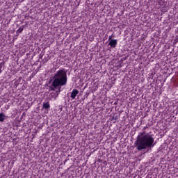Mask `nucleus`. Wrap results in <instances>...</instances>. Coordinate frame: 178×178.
<instances>
[{
    "instance_id": "nucleus-1",
    "label": "nucleus",
    "mask_w": 178,
    "mask_h": 178,
    "mask_svg": "<svg viewBox=\"0 0 178 178\" xmlns=\"http://www.w3.org/2000/svg\"><path fill=\"white\" fill-rule=\"evenodd\" d=\"M147 129H148V126L143 127L142 132L138 134L136 140L134 143L138 151H143V149H147V148H153L155 145V143H154V138L152 135L145 133Z\"/></svg>"
},
{
    "instance_id": "nucleus-2",
    "label": "nucleus",
    "mask_w": 178,
    "mask_h": 178,
    "mask_svg": "<svg viewBox=\"0 0 178 178\" xmlns=\"http://www.w3.org/2000/svg\"><path fill=\"white\" fill-rule=\"evenodd\" d=\"M67 83V74L65 69L57 71L53 77V82L49 86L50 91H55V90H60L61 87L66 86Z\"/></svg>"
},
{
    "instance_id": "nucleus-3",
    "label": "nucleus",
    "mask_w": 178,
    "mask_h": 178,
    "mask_svg": "<svg viewBox=\"0 0 178 178\" xmlns=\"http://www.w3.org/2000/svg\"><path fill=\"white\" fill-rule=\"evenodd\" d=\"M108 45H110L111 48H116V45H118V40H110Z\"/></svg>"
},
{
    "instance_id": "nucleus-4",
    "label": "nucleus",
    "mask_w": 178,
    "mask_h": 178,
    "mask_svg": "<svg viewBox=\"0 0 178 178\" xmlns=\"http://www.w3.org/2000/svg\"><path fill=\"white\" fill-rule=\"evenodd\" d=\"M78 94H79V91L77 90V89H74L71 92V98L72 99H74Z\"/></svg>"
},
{
    "instance_id": "nucleus-5",
    "label": "nucleus",
    "mask_w": 178,
    "mask_h": 178,
    "mask_svg": "<svg viewBox=\"0 0 178 178\" xmlns=\"http://www.w3.org/2000/svg\"><path fill=\"white\" fill-rule=\"evenodd\" d=\"M60 92V89H59L58 91L55 92H52L50 93V97L51 98H55L56 99V97H58V95H59V93Z\"/></svg>"
},
{
    "instance_id": "nucleus-6",
    "label": "nucleus",
    "mask_w": 178,
    "mask_h": 178,
    "mask_svg": "<svg viewBox=\"0 0 178 178\" xmlns=\"http://www.w3.org/2000/svg\"><path fill=\"white\" fill-rule=\"evenodd\" d=\"M51 108V105L49 104V102L43 103V109H49Z\"/></svg>"
},
{
    "instance_id": "nucleus-7",
    "label": "nucleus",
    "mask_w": 178,
    "mask_h": 178,
    "mask_svg": "<svg viewBox=\"0 0 178 178\" xmlns=\"http://www.w3.org/2000/svg\"><path fill=\"white\" fill-rule=\"evenodd\" d=\"M6 116L3 113H0V122H3L6 119Z\"/></svg>"
},
{
    "instance_id": "nucleus-8",
    "label": "nucleus",
    "mask_w": 178,
    "mask_h": 178,
    "mask_svg": "<svg viewBox=\"0 0 178 178\" xmlns=\"http://www.w3.org/2000/svg\"><path fill=\"white\" fill-rule=\"evenodd\" d=\"M118 115H113L111 118V120H114L113 123H116V120H118Z\"/></svg>"
},
{
    "instance_id": "nucleus-9",
    "label": "nucleus",
    "mask_w": 178,
    "mask_h": 178,
    "mask_svg": "<svg viewBox=\"0 0 178 178\" xmlns=\"http://www.w3.org/2000/svg\"><path fill=\"white\" fill-rule=\"evenodd\" d=\"M23 30H24V26H21L17 29V33H22L23 31Z\"/></svg>"
},
{
    "instance_id": "nucleus-10",
    "label": "nucleus",
    "mask_w": 178,
    "mask_h": 178,
    "mask_svg": "<svg viewBox=\"0 0 178 178\" xmlns=\"http://www.w3.org/2000/svg\"><path fill=\"white\" fill-rule=\"evenodd\" d=\"M3 67V64L2 63H0V74L2 73V67Z\"/></svg>"
},
{
    "instance_id": "nucleus-11",
    "label": "nucleus",
    "mask_w": 178,
    "mask_h": 178,
    "mask_svg": "<svg viewBox=\"0 0 178 178\" xmlns=\"http://www.w3.org/2000/svg\"><path fill=\"white\" fill-rule=\"evenodd\" d=\"M113 39H112V35L109 36L108 38V41H112Z\"/></svg>"
}]
</instances>
